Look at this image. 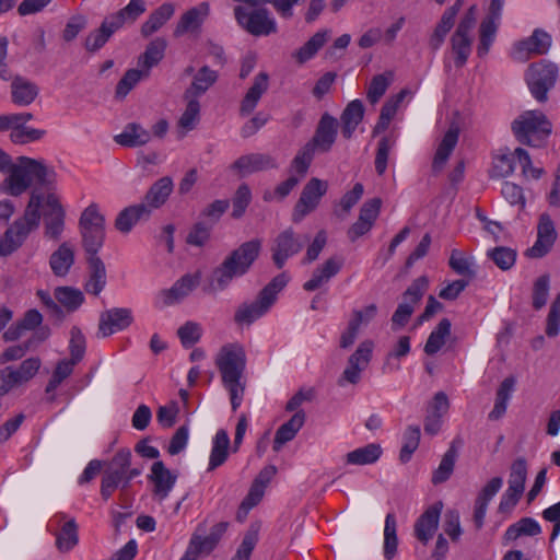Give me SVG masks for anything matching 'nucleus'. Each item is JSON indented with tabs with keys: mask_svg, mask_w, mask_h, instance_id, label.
I'll use <instances>...</instances> for the list:
<instances>
[{
	"mask_svg": "<svg viewBox=\"0 0 560 560\" xmlns=\"http://www.w3.org/2000/svg\"><path fill=\"white\" fill-rule=\"evenodd\" d=\"M382 455L380 444L371 443L363 447H359L349 452L346 456L347 464L350 465H369L375 463Z\"/></svg>",
	"mask_w": 560,
	"mask_h": 560,
	"instance_id": "nucleus-49",
	"label": "nucleus"
},
{
	"mask_svg": "<svg viewBox=\"0 0 560 560\" xmlns=\"http://www.w3.org/2000/svg\"><path fill=\"white\" fill-rule=\"evenodd\" d=\"M151 140V133L141 125L130 122L125 126L121 133L115 136V141L127 148L141 147Z\"/></svg>",
	"mask_w": 560,
	"mask_h": 560,
	"instance_id": "nucleus-41",
	"label": "nucleus"
},
{
	"mask_svg": "<svg viewBox=\"0 0 560 560\" xmlns=\"http://www.w3.org/2000/svg\"><path fill=\"white\" fill-rule=\"evenodd\" d=\"M307 240L306 235L296 233L292 228L280 232L270 247L271 258L277 268L281 269L289 258L299 254Z\"/></svg>",
	"mask_w": 560,
	"mask_h": 560,
	"instance_id": "nucleus-13",
	"label": "nucleus"
},
{
	"mask_svg": "<svg viewBox=\"0 0 560 560\" xmlns=\"http://www.w3.org/2000/svg\"><path fill=\"white\" fill-rule=\"evenodd\" d=\"M9 177L4 180L8 185L7 192L11 196L22 195L35 179L39 185L49 186L55 183L56 173L48 168L42 161L27 156H20L19 164H13Z\"/></svg>",
	"mask_w": 560,
	"mask_h": 560,
	"instance_id": "nucleus-3",
	"label": "nucleus"
},
{
	"mask_svg": "<svg viewBox=\"0 0 560 560\" xmlns=\"http://www.w3.org/2000/svg\"><path fill=\"white\" fill-rule=\"evenodd\" d=\"M450 267L458 275L468 278L475 277V270L472 269V259L466 257V255L458 250L453 249L450 256Z\"/></svg>",
	"mask_w": 560,
	"mask_h": 560,
	"instance_id": "nucleus-62",
	"label": "nucleus"
},
{
	"mask_svg": "<svg viewBox=\"0 0 560 560\" xmlns=\"http://www.w3.org/2000/svg\"><path fill=\"white\" fill-rule=\"evenodd\" d=\"M278 164L276 159L270 154L265 153H250L240 156L230 168L234 171L240 177H245L249 174L277 168Z\"/></svg>",
	"mask_w": 560,
	"mask_h": 560,
	"instance_id": "nucleus-23",
	"label": "nucleus"
},
{
	"mask_svg": "<svg viewBox=\"0 0 560 560\" xmlns=\"http://www.w3.org/2000/svg\"><path fill=\"white\" fill-rule=\"evenodd\" d=\"M477 22V7L471 5L462 16L454 34L451 37L452 52L457 68H462L472 48V31Z\"/></svg>",
	"mask_w": 560,
	"mask_h": 560,
	"instance_id": "nucleus-10",
	"label": "nucleus"
},
{
	"mask_svg": "<svg viewBox=\"0 0 560 560\" xmlns=\"http://www.w3.org/2000/svg\"><path fill=\"white\" fill-rule=\"evenodd\" d=\"M540 533L541 527L537 521L532 517H523L508 527L503 536V541L506 545L522 536H537Z\"/></svg>",
	"mask_w": 560,
	"mask_h": 560,
	"instance_id": "nucleus-46",
	"label": "nucleus"
},
{
	"mask_svg": "<svg viewBox=\"0 0 560 560\" xmlns=\"http://www.w3.org/2000/svg\"><path fill=\"white\" fill-rule=\"evenodd\" d=\"M373 348L374 343L371 340H364L359 345L357 350L349 357L347 368L338 381L340 386L343 382L350 384L359 383L361 372L368 368L371 361Z\"/></svg>",
	"mask_w": 560,
	"mask_h": 560,
	"instance_id": "nucleus-16",
	"label": "nucleus"
},
{
	"mask_svg": "<svg viewBox=\"0 0 560 560\" xmlns=\"http://www.w3.org/2000/svg\"><path fill=\"white\" fill-rule=\"evenodd\" d=\"M450 407L448 398L445 393L439 392L434 395L427 408L424 430L429 435H435L441 430L442 418L446 415Z\"/></svg>",
	"mask_w": 560,
	"mask_h": 560,
	"instance_id": "nucleus-27",
	"label": "nucleus"
},
{
	"mask_svg": "<svg viewBox=\"0 0 560 560\" xmlns=\"http://www.w3.org/2000/svg\"><path fill=\"white\" fill-rule=\"evenodd\" d=\"M133 322L132 312L129 308L114 307L103 312L100 316L98 335L108 337L116 331L129 327Z\"/></svg>",
	"mask_w": 560,
	"mask_h": 560,
	"instance_id": "nucleus-22",
	"label": "nucleus"
},
{
	"mask_svg": "<svg viewBox=\"0 0 560 560\" xmlns=\"http://www.w3.org/2000/svg\"><path fill=\"white\" fill-rule=\"evenodd\" d=\"M442 509L443 502L438 501L422 514V541L432 537L436 532Z\"/></svg>",
	"mask_w": 560,
	"mask_h": 560,
	"instance_id": "nucleus-59",
	"label": "nucleus"
},
{
	"mask_svg": "<svg viewBox=\"0 0 560 560\" xmlns=\"http://www.w3.org/2000/svg\"><path fill=\"white\" fill-rule=\"evenodd\" d=\"M77 364V362L70 359L60 360L57 363L52 375L46 385L45 392L47 394L55 392L59 385L72 374Z\"/></svg>",
	"mask_w": 560,
	"mask_h": 560,
	"instance_id": "nucleus-58",
	"label": "nucleus"
},
{
	"mask_svg": "<svg viewBox=\"0 0 560 560\" xmlns=\"http://www.w3.org/2000/svg\"><path fill=\"white\" fill-rule=\"evenodd\" d=\"M228 527V522H220L212 526L210 534L206 537L194 534L190 538L189 545L199 556L202 553L209 555L215 548Z\"/></svg>",
	"mask_w": 560,
	"mask_h": 560,
	"instance_id": "nucleus-36",
	"label": "nucleus"
},
{
	"mask_svg": "<svg viewBox=\"0 0 560 560\" xmlns=\"http://www.w3.org/2000/svg\"><path fill=\"white\" fill-rule=\"evenodd\" d=\"M456 456V451L453 447L446 451L439 467L433 471L432 482L434 485L442 483L451 477L454 470Z\"/></svg>",
	"mask_w": 560,
	"mask_h": 560,
	"instance_id": "nucleus-60",
	"label": "nucleus"
},
{
	"mask_svg": "<svg viewBox=\"0 0 560 560\" xmlns=\"http://www.w3.org/2000/svg\"><path fill=\"white\" fill-rule=\"evenodd\" d=\"M503 0H491L489 15L485 18L479 26V44L477 52L480 57L488 54L497 34V21L501 16Z\"/></svg>",
	"mask_w": 560,
	"mask_h": 560,
	"instance_id": "nucleus-21",
	"label": "nucleus"
},
{
	"mask_svg": "<svg viewBox=\"0 0 560 560\" xmlns=\"http://www.w3.org/2000/svg\"><path fill=\"white\" fill-rule=\"evenodd\" d=\"M79 229L85 252L89 255L97 254L105 238V219L100 213L97 205L91 203L83 210Z\"/></svg>",
	"mask_w": 560,
	"mask_h": 560,
	"instance_id": "nucleus-8",
	"label": "nucleus"
},
{
	"mask_svg": "<svg viewBox=\"0 0 560 560\" xmlns=\"http://www.w3.org/2000/svg\"><path fill=\"white\" fill-rule=\"evenodd\" d=\"M145 75V71L138 69H129L116 85L115 96L125 98L126 95L136 86V84Z\"/></svg>",
	"mask_w": 560,
	"mask_h": 560,
	"instance_id": "nucleus-61",
	"label": "nucleus"
},
{
	"mask_svg": "<svg viewBox=\"0 0 560 560\" xmlns=\"http://www.w3.org/2000/svg\"><path fill=\"white\" fill-rule=\"evenodd\" d=\"M79 542L78 525L73 518L66 522L56 538V546L61 552H68Z\"/></svg>",
	"mask_w": 560,
	"mask_h": 560,
	"instance_id": "nucleus-52",
	"label": "nucleus"
},
{
	"mask_svg": "<svg viewBox=\"0 0 560 560\" xmlns=\"http://www.w3.org/2000/svg\"><path fill=\"white\" fill-rule=\"evenodd\" d=\"M289 280L288 273L281 272L259 291L254 301L241 303L234 313L235 324L250 326L262 317L275 304L278 293L285 288Z\"/></svg>",
	"mask_w": 560,
	"mask_h": 560,
	"instance_id": "nucleus-5",
	"label": "nucleus"
},
{
	"mask_svg": "<svg viewBox=\"0 0 560 560\" xmlns=\"http://www.w3.org/2000/svg\"><path fill=\"white\" fill-rule=\"evenodd\" d=\"M557 240V231L549 214L542 213L537 225V240L527 248L525 255L528 258H541L552 248Z\"/></svg>",
	"mask_w": 560,
	"mask_h": 560,
	"instance_id": "nucleus-19",
	"label": "nucleus"
},
{
	"mask_svg": "<svg viewBox=\"0 0 560 560\" xmlns=\"http://www.w3.org/2000/svg\"><path fill=\"white\" fill-rule=\"evenodd\" d=\"M457 141L458 130L453 128L448 129L435 151L431 166L433 174H440L444 170L450 155L457 144Z\"/></svg>",
	"mask_w": 560,
	"mask_h": 560,
	"instance_id": "nucleus-34",
	"label": "nucleus"
},
{
	"mask_svg": "<svg viewBox=\"0 0 560 560\" xmlns=\"http://www.w3.org/2000/svg\"><path fill=\"white\" fill-rule=\"evenodd\" d=\"M342 264L341 258H328L313 271L311 279L303 284V289L308 292L320 289L341 270Z\"/></svg>",
	"mask_w": 560,
	"mask_h": 560,
	"instance_id": "nucleus-28",
	"label": "nucleus"
},
{
	"mask_svg": "<svg viewBox=\"0 0 560 560\" xmlns=\"http://www.w3.org/2000/svg\"><path fill=\"white\" fill-rule=\"evenodd\" d=\"M89 279L84 284L88 293L98 295L106 285V268L102 259L96 255L88 257Z\"/></svg>",
	"mask_w": 560,
	"mask_h": 560,
	"instance_id": "nucleus-30",
	"label": "nucleus"
},
{
	"mask_svg": "<svg viewBox=\"0 0 560 560\" xmlns=\"http://www.w3.org/2000/svg\"><path fill=\"white\" fill-rule=\"evenodd\" d=\"M363 116L364 106L362 101L353 100L346 106L340 116L341 133L345 139L352 138L357 127L363 120Z\"/></svg>",
	"mask_w": 560,
	"mask_h": 560,
	"instance_id": "nucleus-32",
	"label": "nucleus"
},
{
	"mask_svg": "<svg viewBox=\"0 0 560 560\" xmlns=\"http://www.w3.org/2000/svg\"><path fill=\"white\" fill-rule=\"evenodd\" d=\"M463 4L464 0H456L452 7L444 11L429 42L432 49H438L441 46L444 37L454 26L455 18Z\"/></svg>",
	"mask_w": 560,
	"mask_h": 560,
	"instance_id": "nucleus-35",
	"label": "nucleus"
},
{
	"mask_svg": "<svg viewBox=\"0 0 560 560\" xmlns=\"http://www.w3.org/2000/svg\"><path fill=\"white\" fill-rule=\"evenodd\" d=\"M338 133V120L325 113L322 115L312 139L306 142L319 153H327L336 142Z\"/></svg>",
	"mask_w": 560,
	"mask_h": 560,
	"instance_id": "nucleus-18",
	"label": "nucleus"
},
{
	"mask_svg": "<svg viewBox=\"0 0 560 560\" xmlns=\"http://www.w3.org/2000/svg\"><path fill=\"white\" fill-rule=\"evenodd\" d=\"M394 144L395 140L387 136H384L378 141L374 164L375 171L380 176L386 172L389 152Z\"/></svg>",
	"mask_w": 560,
	"mask_h": 560,
	"instance_id": "nucleus-63",
	"label": "nucleus"
},
{
	"mask_svg": "<svg viewBox=\"0 0 560 560\" xmlns=\"http://www.w3.org/2000/svg\"><path fill=\"white\" fill-rule=\"evenodd\" d=\"M166 46V40L161 37L149 43L144 52L139 58V63L145 68V75H149V70L163 59Z\"/></svg>",
	"mask_w": 560,
	"mask_h": 560,
	"instance_id": "nucleus-47",
	"label": "nucleus"
},
{
	"mask_svg": "<svg viewBox=\"0 0 560 560\" xmlns=\"http://www.w3.org/2000/svg\"><path fill=\"white\" fill-rule=\"evenodd\" d=\"M420 444V430L418 427L410 425L402 435V445L399 453V460L402 464L411 459L412 454L417 451Z\"/></svg>",
	"mask_w": 560,
	"mask_h": 560,
	"instance_id": "nucleus-57",
	"label": "nucleus"
},
{
	"mask_svg": "<svg viewBox=\"0 0 560 560\" xmlns=\"http://www.w3.org/2000/svg\"><path fill=\"white\" fill-rule=\"evenodd\" d=\"M451 322L447 318H443L439 322L436 327L430 334L424 346V351L427 354H434L442 349L446 339L451 335Z\"/></svg>",
	"mask_w": 560,
	"mask_h": 560,
	"instance_id": "nucleus-48",
	"label": "nucleus"
},
{
	"mask_svg": "<svg viewBox=\"0 0 560 560\" xmlns=\"http://www.w3.org/2000/svg\"><path fill=\"white\" fill-rule=\"evenodd\" d=\"M55 300L68 312H74L84 302L83 293L72 287H58L54 292Z\"/></svg>",
	"mask_w": 560,
	"mask_h": 560,
	"instance_id": "nucleus-51",
	"label": "nucleus"
},
{
	"mask_svg": "<svg viewBox=\"0 0 560 560\" xmlns=\"http://www.w3.org/2000/svg\"><path fill=\"white\" fill-rule=\"evenodd\" d=\"M215 364L235 411L241 406L245 392V383L242 381L246 368L244 348L238 343L223 346L217 355Z\"/></svg>",
	"mask_w": 560,
	"mask_h": 560,
	"instance_id": "nucleus-2",
	"label": "nucleus"
},
{
	"mask_svg": "<svg viewBox=\"0 0 560 560\" xmlns=\"http://www.w3.org/2000/svg\"><path fill=\"white\" fill-rule=\"evenodd\" d=\"M150 217V209L143 205H133L125 208L116 218L115 226L121 233H129L133 225Z\"/></svg>",
	"mask_w": 560,
	"mask_h": 560,
	"instance_id": "nucleus-42",
	"label": "nucleus"
},
{
	"mask_svg": "<svg viewBox=\"0 0 560 560\" xmlns=\"http://www.w3.org/2000/svg\"><path fill=\"white\" fill-rule=\"evenodd\" d=\"M269 77L266 72H260L255 77L253 85L248 89L241 103V114L249 115L258 104L262 94L268 90Z\"/></svg>",
	"mask_w": 560,
	"mask_h": 560,
	"instance_id": "nucleus-39",
	"label": "nucleus"
},
{
	"mask_svg": "<svg viewBox=\"0 0 560 560\" xmlns=\"http://www.w3.org/2000/svg\"><path fill=\"white\" fill-rule=\"evenodd\" d=\"M230 438L225 430H219L212 442V448L209 457L208 471H212L222 466L229 457Z\"/></svg>",
	"mask_w": 560,
	"mask_h": 560,
	"instance_id": "nucleus-44",
	"label": "nucleus"
},
{
	"mask_svg": "<svg viewBox=\"0 0 560 560\" xmlns=\"http://www.w3.org/2000/svg\"><path fill=\"white\" fill-rule=\"evenodd\" d=\"M515 383L516 381L514 376H508L501 382L497 390L493 409L489 413L490 420H499L504 416L508 402L514 392Z\"/></svg>",
	"mask_w": 560,
	"mask_h": 560,
	"instance_id": "nucleus-45",
	"label": "nucleus"
},
{
	"mask_svg": "<svg viewBox=\"0 0 560 560\" xmlns=\"http://www.w3.org/2000/svg\"><path fill=\"white\" fill-rule=\"evenodd\" d=\"M218 80V72L208 66H202L194 75L192 82L186 89L184 97H195L203 95Z\"/></svg>",
	"mask_w": 560,
	"mask_h": 560,
	"instance_id": "nucleus-37",
	"label": "nucleus"
},
{
	"mask_svg": "<svg viewBox=\"0 0 560 560\" xmlns=\"http://www.w3.org/2000/svg\"><path fill=\"white\" fill-rule=\"evenodd\" d=\"M209 15L210 4L208 2H200L198 5L188 9L178 19L174 28V36L180 37L186 34H199L202 24Z\"/></svg>",
	"mask_w": 560,
	"mask_h": 560,
	"instance_id": "nucleus-20",
	"label": "nucleus"
},
{
	"mask_svg": "<svg viewBox=\"0 0 560 560\" xmlns=\"http://www.w3.org/2000/svg\"><path fill=\"white\" fill-rule=\"evenodd\" d=\"M527 477V464L524 458H517L511 465L508 490L523 494Z\"/></svg>",
	"mask_w": 560,
	"mask_h": 560,
	"instance_id": "nucleus-55",
	"label": "nucleus"
},
{
	"mask_svg": "<svg viewBox=\"0 0 560 560\" xmlns=\"http://www.w3.org/2000/svg\"><path fill=\"white\" fill-rule=\"evenodd\" d=\"M234 18L238 26L253 36H268L277 33V22L266 8L247 9L234 7Z\"/></svg>",
	"mask_w": 560,
	"mask_h": 560,
	"instance_id": "nucleus-9",
	"label": "nucleus"
},
{
	"mask_svg": "<svg viewBox=\"0 0 560 560\" xmlns=\"http://www.w3.org/2000/svg\"><path fill=\"white\" fill-rule=\"evenodd\" d=\"M397 523L394 513H388L385 518L384 527V556L387 560L394 558L397 551Z\"/></svg>",
	"mask_w": 560,
	"mask_h": 560,
	"instance_id": "nucleus-54",
	"label": "nucleus"
},
{
	"mask_svg": "<svg viewBox=\"0 0 560 560\" xmlns=\"http://www.w3.org/2000/svg\"><path fill=\"white\" fill-rule=\"evenodd\" d=\"M184 98L187 101V106L178 120V127L182 129V131H179L178 135L179 138H184L187 131H190L196 128L199 121L200 114V104L198 102V98Z\"/></svg>",
	"mask_w": 560,
	"mask_h": 560,
	"instance_id": "nucleus-50",
	"label": "nucleus"
},
{
	"mask_svg": "<svg viewBox=\"0 0 560 560\" xmlns=\"http://www.w3.org/2000/svg\"><path fill=\"white\" fill-rule=\"evenodd\" d=\"M551 46V37L544 31L536 30L533 35L527 39L521 40L516 44L514 50V58L524 61L529 58V55H544Z\"/></svg>",
	"mask_w": 560,
	"mask_h": 560,
	"instance_id": "nucleus-25",
	"label": "nucleus"
},
{
	"mask_svg": "<svg viewBox=\"0 0 560 560\" xmlns=\"http://www.w3.org/2000/svg\"><path fill=\"white\" fill-rule=\"evenodd\" d=\"M131 458V452L122 448L106 463L100 490L104 500H108L118 488L127 490L130 481L141 475V467H132Z\"/></svg>",
	"mask_w": 560,
	"mask_h": 560,
	"instance_id": "nucleus-6",
	"label": "nucleus"
},
{
	"mask_svg": "<svg viewBox=\"0 0 560 560\" xmlns=\"http://www.w3.org/2000/svg\"><path fill=\"white\" fill-rule=\"evenodd\" d=\"M392 81L393 72L390 71L373 77L366 91L369 102L371 104H376L385 94Z\"/></svg>",
	"mask_w": 560,
	"mask_h": 560,
	"instance_id": "nucleus-56",
	"label": "nucleus"
},
{
	"mask_svg": "<svg viewBox=\"0 0 560 560\" xmlns=\"http://www.w3.org/2000/svg\"><path fill=\"white\" fill-rule=\"evenodd\" d=\"M144 11V0H130L125 8L105 18L101 26L112 36L126 23H133Z\"/></svg>",
	"mask_w": 560,
	"mask_h": 560,
	"instance_id": "nucleus-24",
	"label": "nucleus"
},
{
	"mask_svg": "<svg viewBox=\"0 0 560 560\" xmlns=\"http://www.w3.org/2000/svg\"><path fill=\"white\" fill-rule=\"evenodd\" d=\"M39 93L38 86L22 77H15L11 83V95L14 104L27 106L32 104Z\"/></svg>",
	"mask_w": 560,
	"mask_h": 560,
	"instance_id": "nucleus-38",
	"label": "nucleus"
},
{
	"mask_svg": "<svg viewBox=\"0 0 560 560\" xmlns=\"http://www.w3.org/2000/svg\"><path fill=\"white\" fill-rule=\"evenodd\" d=\"M43 196L36 191L31 194L23 217L16 219L4 232L0 240V256H9L22 246L28 234L38 228L40 222L39 209Z\"/></svg>",
	"mask_w": 560,
	"mask_h": 560,
	"instance_id": "nucleus-4",
	"label": "nucleus"
},
{
	"mask_svg": "<svg viewBox=\"0 0 560 560\" xmlns=\"http://www.w3.org/2000/svg\"><path fill=\"white\" fill-rule=\"evenodd\" d=\"M175 13V5L171 2L161 4L152 11L141 26V35L149 37L158 32Z\"/></svg>",
	"mask_w": 560,
	"mask_h": 560,
	"instance_id": "nucleus-40",
	"label": "nucleus"
},
{
	"mask_svg": "<svg viewBox=\"0 0 560 560\" xmlns=\"http://www.w3.org/2000/svg\"><path fill=\"white\" fill-rule=\"evenodd\" d=\"M546 335L550 338L557 337L560 332V293L550 305L546 319Z\"/></svg>",
	"mask_w": 560,
	"mask_h": 560,
	"instance_id": "nucleus-64",
	"label": "nucleus"
},
{
	"mask_svg": "<svg viewBox=\"0 0 560 560\" xmlns=\"http://www.w3.org/2000/svg\"><path fill=\"white\" fill-rule=\"evenodd\" d=\"M558 78V66L548 60L532 63L526 73V82L533 96L538 102L548 100L547 93L553 88Z\"/></svg>",
	"mask_w": 560,
	"mask_h": 560,
	"instance_id": "nucleus-11",
	"label": "nucleus"
},
{
	"mask_svg": "<svg viewBox=\"0 0 560 560\" xmlns=\"http://www.w3.org/2000/svg\"><path fill=\"white\" fill-rule=\"evenodd\" d=\"M148 478L154 486V497L162 501L167 498L174 488L177 480V475L166 468L163 462L159 460L153 463L151 467V474Z\"/></svg>",
	"mask_w": 560,
	"mask_h": 560,
	"instance_id": "nucleus-26",
	"label": "nucleus"
},
{
	"mask_svg": "<svg viewBox=\"0 0 560 560\" xmlns=\"http://www.w3.org/2000/svg\"><path fill=\"white\" fill-rule=\"evenodd\" d=\"M174 184L171 177L164 176L151 185L144 196V201L140 205L147 206L150 213L153 209L162 207L172 194Z\"/></svg>",
	"mask_w": 560,
	"mask_h": 560,
	"instance_id": "nucleus-29",
	"label": "nucleus"
},
{
	"mask_svg": "<svg viewBox=\"0 0 560 560\" xmlns=\"http://www.w3.org/2000/svg\"><path fill=\"white\" fill-rule=\"evenodd\" d=\"M329 38V30L318 31L302 47L295 50L292 57L296 60L298 63L303 65L312 59L318 52V50L324 47Z\"/></svg>",
	"mask_w": 560,
	"mask_h": 560,
	"instance_id": "nucleus-43",
	"label": "nucleus"
},
{
	"mask_svg": "<svg viewBox=\"0 0 560 560\" xmlns=\"http://www.w3.org/2000/svg\"><path fill=\"white\" fill-rule=\"evenodd\" d=\"M514 137L522 144L544 148L552 132V124L540 110H526L512 122Z\"/></svg>",
	"mask_w": 560,
	"mask_h": 560,
	"instance_id": "nucleus-7",
	"label": "nucleus"
},
{
	"mask_svg": "<svg viewBox=\"0 0 560 560\" xmlns=\"http://www.w3.org/2000/svg\"><path fill=\"white\" fill-rule=\"evenodd\" d=\"M327 187V183L318 178L314 177L308 180L294 207L292 214L294 222H300L306 214L316 209L320 198L326 194Z\"/></svg>",
	"mask_w": 560,
	"mask_h": 560,
	"instance_id": "nucleus-15",
	"label": "nucleus"
},
{
	"mask_svg": "<svg viewBox=\"0 0 560 560\" xmlns=\"http://www.w3.org/2000/svg\"><path fill=\"white\" fill-rule=\"evenodd\" d=\"M260 250L261 241L258 238L241 244L213 269L209 288L205 291L212 293L225 290L235 278L243 277L249 271Z\"/></svg>",
	"mask_w": 560,
	"mask_h": 560,
	"instance_id": "nucleus-1",
	"label": "nucleus"
},
{
	"mask_svg": "<svg viewBox=\"0 0 560 560\" xmlns=\"http://www.w3.org/2000/svg\"><path fill=\"white\" fill-rule=\"evenodd\" d=\"M40 366V358L31 357L23 360L19 365H10L0 370V396L28 383L36 376Z\"/></svg>",
	"mask_w": 560,
	"mask_h": 560,
	"instance_id": "nucleus-12",
	"label": "nucleus"
},
{
	"mask_svg": "<svg viewBox=\"0 0 560 560\" xmlns=\"http://www.w3.org/2000/svg\"><path fill=\"white\" fill-rule=\"evenodd\" d=\"M487 257L501 270H510L516 261L517 252L508 246H497L487 252Z\"/></svg>",
	"mask_w": 560,
	"mask_h": 560,
	"instance_id": "nucleus-53",
	"label": "nucleus"
},
{
	"mask_svg": "<svg viewBox=\"0 0 560 560\" xmlns=\"http://www.w3.org/2000/svg\"><path fill=\"white\" fill-rule=\"evenodd\" d=\"M305 412L296 411L287 422L281 424L275 435L273 451L279 452L281 447L292 441L305 422Z\"/></svg>",
	"mask_w": 560,
	"mask_h": 560,
	"instance_id": "nucleus-31",
	"label": "nucleus"
},
{
	"mask_svg": "<svg viewBox=\"0 0 560 560\" xmlns=\"http://www.w3.org/2000/svg\"><path fill=\"white\" fill-rule=\"evenodd\" d=\"M74 264V250L69 242H63L50 255L49 266L57 277H66Z\"/></svg>",
	"mask_w": 560,
	"mask_h": 560,
	"instance_id": "nucleus-33",
	"label": "nucleus"
},
{
	"mask_svg": "<svg viewBox=\"0 0 560 560\" xmlns=\"http://www.w3.org/2000/svg\"><path fill=\"white\" fill-rule=\"evenodd\" d=\"M45 207L47 209L44 211V235L49 240L58 241L65 230L66 212L55 194L46 196Z\"/></svg>",
	"mask_w": 560,
	"mask_h": 560,
	"instance_id": "nucleus-17",
	"label": "nucleus"
},
{
	"mask_svg": "<svg viewBox=\"0 0 560 560\" xmlns=\"http://www.w3.org/2000/svg\"><path fill=\"white\" fill-rule=\"evenodd\" d=\"M200 281V271L184 275L170 289L161 290L158 293L155 305L165 307L182 302L199 285Z\"/></svg>",
	"mask_w": 560,
	"mask_h": 560,
	"instance_id": "nucleus-14",
	"label": "nucleus"
}]
</instances>
